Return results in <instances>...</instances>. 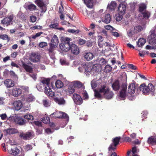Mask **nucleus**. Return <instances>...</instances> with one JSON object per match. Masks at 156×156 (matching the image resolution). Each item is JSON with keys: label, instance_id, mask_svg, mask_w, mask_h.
I'll return each instance as SVG.
<instances>
[{"label": "nucleus", "instance_id": "f257e3e1", "mask_svg": "<svg viewBox=\"0 0 156 156\" xmlns=\"http://www.w3.org/2000/svg\"><path fill=\"white\" fill-rule=\"evenodd\" d=\"M50 80V78H43L40 81L45 86L44 92L45 94L48 96L52 97L54 96L55 93L52 91L51 88L49 86Z\"/></svg>", "mask_w": 156, "mask_h": 156}, {"label": "nucleus", "instance_id": "f03ea898", "mask_svg": "<svg viewBox=\"0 0 156 156\" xmlns=\"http://www.w3.org/2000/svg\"><path fill=\"white\" fill-rule=\"evenodd\" d=\"M139 90L144 95H148L150 92H151L152 94L153 95L155 90V88L151 83H149L147 86L145 83H143L140 85Z\"/></svg>", "mask_w": 156, "mask_h": 156}, {"label": "nucleus", "instance_id": "7ed1b4c3", "mask_svg": "<svg viewBox=\"0 0 156 156\" xmlns=\"http://www.w3.org/2000/svg\"><path fill=\"white\" fill-rule=\"evenodd\" d=\"M109 89L106 85H101L98 90H94V96L98 99H101L102 98V95L103 96L106 91Z\"/></svg>", "mask_w": 156, "mask_h": 156}, {"label": "nucleus", "instance_id": "20e7f679", "mask_svg": "<svg viewBox=\"0 0 156 156\" xmlns=\"http://www.w3.org/2000/svg\"><path fill=\"white\" fill-rule=\"evenodd\" d=\"M72 39L68 37H66L64 39L63 44H59L60 49L64 51L67 52L69 50L71 43L70 41Z\"/></svg>", "mask_w": 156, "mask_h": 156}, {"label": "nucleus", "instance_id": "39448f33", "mask_svg": "<svg viewBox=\"0 0 156 156\" xmlns=\"http://www.w3.org/2000/svg\"><path fill=\"white\" fill-rule=\"evenodd\" d=\"M59 43L58 40L56 35L54 34L52 37L51 42L49 44L50 46L49 49L48 50L49 53H52L54 48L57 47Z\"/></svg>", "mask_w": 156, "mask_h": 156}, {"label": "nucleus", "instance_id": "423d86ee", "mask_svg": "<svg viewBox=\"0 0 156 156\" xmlns=\"http://www.w3.org/2000/svg\"><path fill=\"white\" fill-rule=\"evenodd\" d=\"M127 85L122 83L121 86V90L119 92V96L123 100H124L127 95Z\"/></svg>", "mask_w": 156, "mask_h": 156}, {"label": "nucleus", "instance_id": "0eeeda50", "mask_svg": "<svg viewBox=\"0 0 156 156\" xmlns=\"http://www.w3.org/2000/svg\"><path fill=\"white\" fill-rule=\"evenodd\" d=\"M120 137H116L112 140V143L109 146L108 149L109 151H114L116 149V146L119 144L120 139Z\"/></svg>", "mask_w": 156, "mask_h": 156}, {"label": "nucleus", "instance_id": "6e6552de", "mask_svg": "<svg viewBox=\"0 0 156 156\" xmlns=\"http://www.w3.org/2000/svg\"><path fill=\"white\" fill-rule=\"evenodd\" d=\"M37 5L41 9V12H45L47 10L46 5L43 1L41 0H36L35 1Z\"/></svg>", "mask_w": 156, "mask_h": 156}, {"label": "nucleus", "instance_id": "1a4fd4ad", "mask_svg": "<svg viewBox=\"0 0 156 156\" xmlns=\"http://www.w3.org/2000/svg\"><path fill=\"white\" fill-rule=\"evenodd\" d=\"M72 98L75 103L77 105H80L83 102L81 97L77 94L74 93L73 95Z\"/></svg>", "mask_w": 156, "mask_h": 156}, {"label": "nucleus", "instance_id": "9d476101", "mask_svg": "<svg viewBox=\"0 0 156 156\" xmlns=\"http://www.w3.org/2000/svg\"><path fill=\"white\" fill-rule=\"evenodd\" d=\"M69 50L74 55H77L80 53V49L79 47L75 44L71 42V47Z\"/></svg>", "mask_w": 156, "mask_h": 156}, {"label": "nucleus", "instance_id": "9b49d317", "mask_svg": "<svg viewBox=\"0 0 156 156\" xmlns=\"http://www.w3.org/2000/svg\"><path fill=\"white\" fill-rule=\"evenodd\" d=\"M20 136L24 140H29L32 138L33 134L30 132H27L25 133L22 132L20 133Z\"/></svg>", "mask_w": 156, "mask_h": 156}, {"label": "nucleus", "instance_id": "f8f14e48", "mask_svg": "<svg viewBox=\"0 0 156 156\" xmlns=\"http://www.w3.org/2000/svg\"><path fill=\"white\" fill-rule=\"evenodd\" d=\"M8 150L10 154L15 156H17L20 152V150L17 147L14 146L12 147L11 148H9Z\"/></svg>", "mask_w": 156, "mask_h": 156}, {"label": "nucleus", "instance_id": "ddd939ff", "mask_svg": "<svg viewBox=\"0 0 156 156\" xmlns=\"http://www.w3.org/2000/svg\"><path fill=\"white\" fill-rule=\"evenodd\" d=\"M13 19V16L10 15L9 16L5 17L1 21V23L2 24L6 25L7 26H8L10 25Z\"/></svg>", "mask_w": 156, "mask_h": 156}, {"label": "nucleus", "instance_id": "4468645a", "mask_svg": "<svg viewBox=\"0 0 156 156\" xmlns=\"http://www.w3.org/2000/svg\"><path fill=\"white\" fill-rule=\"evenodd\" d=\"M14 121L16 124L20 126L25 125L26 120L20 117H16L14 119Z\"/></svg>", "mask_w": 156, "mask_h": 156}, {"label": "nucleus", "instance_id": "2eb2a0df", "mask_svg": "<svg viewBox=\"0 0 156 156\" xmlns=\"http://www.w3.org/2000/svg\"><path fill=\"white\" fill-rule=\"evenodd\" d=\"M41 57V56L39 54L33 53H31L30 59L31 61L34 62H37L40 61Z\"/></svg>", "mask_w": 156, "mask_h": 156}, {"label": "nucleus", "instance_id": "dca6fc26", "mask_svg": "<svg viewBox=\"0 0 156 156\" xmlns=\"http://www.w3.org/2000/svg\"><path fill=\"white\" fill-rule=\"evenodd\" d=\"M13 105L16 110L18 111L20 110L23 106L22 102L20 100L14 101L13 103Z\"/></svg>", "mask_w": 156, "mask_h": 156}, {"label": "nucleus", "instance_id": "f3484780", "mask_svg": "<svg viewBox=\"0 0 156 156\" xmlns=\"http://www.w3.org/2000/svg\"><path fill=\"white\" fill-rule=\"evenodd\" d=\"M118 12L119 14L124 15L126 10V7L124 4H120L118 7Z\"/></svg>", "mask_w": 156, "mask_h": 156}, {"label": "nucleus", "instance_id": "a211bd4d", "mask_svg": "<svg viewBox=\"0 0 156 156\" xmlns=\"http://www.w3.org/2000/svg\"><path fill=\"white\" fill-rule=\"evenodd\" d=\"M114 95L113 92L110 90L109 89L103 96V97L107 99H110L112 98Z\"/></svg>", "mask_w": 156, "mask_h": 156}, {"label": "nucleus", "instance_id": "6ab92c4d", "mask_svg": "<svg viewBox=\"0 0 156 156\" xmlns=\"http://www.w3.org/2000/svg\"><path fill=\"white\" fill-rule=\"evenodd\" d=\"M136 86L134 83H131L128 86V93L132 94L135 93Z\"/></svg>", "mask_w": 156, "mask_h": 156}, {"label": "nucleus", "instance_id": "aec40b11", "mask_svg": "<svg viewBox=\"0 0 156 156\" xmlns=\"http://www.w3.org/2000/svg\"><path fill=\"white\" fill-rule=\"evenodd\" d=\"M112 87L115 91L119 90L120 87H121L119 81L118 80H116L114 81L112 85Z\"/></svg>", "mask_w": 156, "mask_h": 156}, {"label": "nucleus", "instance_id": "412c9836", "mask_svg": "<svg viewBox=\"0 0 156 156\" xmlns=\"http://www.w3.org/2000/svg\"><path fill=\"white\" fill-rule=\"evenodd\" d=\"M4 83L5 85L7 88H10L13 87L14 85V81L12 80L8 79L4 81Z\"/></svg>", "mask_w": 156, "mask_h": 156}, {"label": "nucleus", "instance_id": "4be33fe9", "mask_svg": "<svg viewBox=\"0 0 156 156\" xmlns=\"http://www.w3.org/2000/svg\"><path fill=\"white\" fill-rule=\"evenodd\" d=\"M22 93V90L18 88H13L12 91V94L15 97H18L20 96Z\"/></svg>", "mask_w": 156, "mask_h": 156}, {"label": "nucleus", "instance_id": "5701e85b", "mask_svg": "<svg viewBox=\"0 0 156 156\" xmlns=\"http://www.w3.org/2000/svg\"><path fill=\"white\" fill-rule=\"evenodd\" d=\"M6 133L9 135H11L18 133V131L16 129L9 128L5 130Z\"/></svg>", "mask_w": 156, "mask_h": 156}, {"label": "nucleus", "instance_id": "b1692460", "mask_svg": "<svg viewBox=\"0 0 156 156\" xmlns=\"http://www.w3.org/2000/svg\"><path fill=\"white\" fill-rule=\"evenodd\" d=\"M87 7L92 8L93 6L94 0H83Z\"/></svg>", "mask_w": 156, "mask_h": 156}, {"label": "nucleus", "instance_id": "393cba45", "mask_svg": "<svg viewBox=\"0 0 156 156\" xmlns=\"http://www.w3.org/2000/svg\"><path fill=\"white\" fill-rule=\"evenodd\" d=\"M54 100L59 105H63L65 103V101L63 98H55Z\"/></svg>", "mask_w": 156, "mask_h": 156}, {"label": "nucleus", "instance_id": "a878e982", "mask_svg": "<svg viewBox=\"0 0 156 156\" xmlns=\"http://www.w3.org/2000/svg\"><path fill=\"white\" fill-rule=\"evenodd\" d=\"M147 142L149 144L156 145V138L153 136H151L149 138Z\"/></svg>", "mask_w": 156, "mask_h": 156}, {"label": "nucleus", "instance_id": "bb28decb", "mask_svg": "<svg viewBox=\"0 0 156 156\" xmlns=\"http://www.w3.org/2000/svg\"><path fill=\"white\" fill-rule=\"evenodd\" d=\"M23 66L27 72L30 73H31L32 72L33 68L30 66L25 63L23 64Z\"/></svg>", "mask_w": 156, "mask_h": 156}, {"label": "nucleus", "instance_id": "cd10ccee", "mask_svg": "<svg viewBox=\"0 0 156 156\" xmlns=\"http://www.w3.org/2000/svg\"><path fill=\"white\" fill-rule=\"evenodd\" d=\"M93 54L90 52H87L84 55L85 58L87 61L91 60L93 58Z\"/></svg>", "mask_w": 156, "mask_h": 156}, {"label": "nucleus", "instance_id": "c85d7f7f", "mask_svg": "<svg viewBox=\"0 0 156 156\" xmlns=\"http://www.w3.org/2000/svg\"><path fill=\"white\" fill-rule=\"evenodd\" d=\"M146 41L144 38H140L138 42H137V45L140 47H142L146 43Z\"/></svg>", "mask_w": 156, "mask_h": 156}, {"label": "nucleus", "instance_id": "c756f323", "mask_svg": "<svg viewBox=\"0 0 156 156\" xmlns=\"http://www.w3.org/2000/svg\"><path fill=\"white\" fill-rule=\"evenodd\" d=\"M116 3L115 2H112L110 5L108 4L107 8L110 10H114L116 7Z\"/></svg>", "mask_w": 156, "mask_h": 156}, {"label": "nucleus", "instance_id": "7c9ffc66", "mask_svg": "<svg viewBox=\"0 0 156 156\" xmlns=\"http://www.w3.org/2000/svg\"><path fill=\"white\" fill-rule=\"evenodd\" d=\"M51 116L55 118H61V112L59 111H56L51 114Z\"/></svg>", "mask_w": 156, "mask_h": 156}, {"label": "nucleus", "instance_id": "2f4dec72", "mask_svg": "<svg viewBox=\"0 0 156 156\" xmlns=\"http://www.w3.org/2000/svg\"><path fill=\"white\" fill-rule=\"evenodd\" d=\"M111 21V16L109 14H106L104 18L103 21L106 23H110Z\"/></svg>", "mask_w": 156, "mask_h": 156}, {"label": "nucleus", "instance_id": "473e14b6", "mask_svg": "<svg viewBox=\"0 0 156 156\" xmlns=\"http://www.w3.org/2000/svg\"><path fill=\"white\" fill-rule=\"evenodd\" d=\"M68 90L70 94H73L74 92L75 89L74 84H71L69 86Z\"/></svg>", "mask_w": 156, "mask_h": 156}, {"label": "nucleus", "instance_id": "72a5a7b5", "mask_svg": "<svg viewBox=\"0 0 156 156\" xmlns=\"http://www.w3.org/2000/svg\"><path fill=\"white\" fill-rule=\"evenodd\" d=\"M56 87L58 88H60L63 86V83L60 80H57L55 83Z\"/></svg>", "mask_w": 156, "mask_h": 156}, {"label": "nucleus", "instance_id": "f704fd0d", "mask_svg": "<svg viewBox=\"0 0 156 156\" xmlns=\"http://www.w3.org/2000/svg\"><path fill=\"white\" fill-rule=\"evenodd\" d=\"M27 8L30 11L36 10L37 9L36 6L33 4H30L27 6Z\"/></svg>", "mask_w": 156, "mask_h": 156}, {"label": "nucleus", "instance_id": "c9c22d12", "mask_svg": "<svg viewBox=\"0 0 156 156\" xmlns=\"http://www.w3.org/2000/svg\"><path fill=\"white\" fill-rule=\"evenodd\" d=\"M142 27L140 26H136L134 29V33L137 34L140 32L142 30Z\"/></svg>", "mask_w": 156, "mask_h": 156}, {"label": "nucleus", "instance_id": "e433bc0d", "mask_svg": "<svg viewBox=\"0 0 156 156\" xmlns=\"http://www.w3.org/2000/svg\"><path fill=\"white\" fill-rule=\"evenodd\" d=\"M112 69V67L109 65H108L105 66L104 69L105 72L107 73L111 72Z\"/></svg>", "mask_w": 156, "mask_h": 156}, {"label": "nucleus", "instance_id": "4c0bfd02", "mask_svg": "<svg viewBox=\"0 0 156 156\" xmlns=\"http://www.w3.org/2000/svg\"><path fill=\"white\" fill-rule=\"evenodd\" d=\"M143 15V18L145 19H147L150 16V13L148 11H145L141 13Z\"/></svg>", "mask_w": 156, "mask_h": 156}, {"label": "nucleus", "instance_id": "58836bf2", "mask_svg": "<svg viewBox=\"0 0 156 156\" xmlns=\"http://www.w3.org/2000/svg\"><path fill=\"white\" fill-rule=\"evenodd\" d=\"M146 8V6L145 4L143 3L141 4L139 7V11L142 13L143 12V11Z\"/></svg>", "mask_w": 156, "mask_h": 156}, {"label": "nucleus", "instance_id": "ea45409f", "mask_svg": "<svg viewBox=\"0 0 156 156\" xmlns=\"http://www.w3.org/2000/svg\"><path fill=\"white\" fill-rule=\"evenodd\" d=\"M42 121L45 124L50 122V119L49 117H44L41 118Z\"/></svg>", "mask_w": 156, "mask_h": 156}, {"label": "nucleus", "instance_id": "a19ab883", "mask_svg": "<svg viewBox=\"0 0 156 156\" xmlns=\"http://www.w3.org/2000/svg\"><path fill=\"white\" fill-rule=\"evenodd\" d=\"M34 99V97L32 94H30L27 96L26 100L27 101L30 102L33 101Z\"/></svg>", "mask_w": 156, "mask_h": 156}, {"label": "nucleus", "instance_id": "79ce46f5", "mask_svg": "<svg viewBox=\"0 0 156 156\" xmlns=\"http://www.w3.org/2000/svg\"><path fill=\"white\" fill-rule=\"evenodd\" d=\"M9 74L11 77L14 79L16 80L18 79L17 75L15 74L13 71H9Z\"/></svg>", "mask_w": 156, "mask_h": 156}, {"label": "nucleus", "instance_id": "37998d69", "mask_svg": "<svg viewBox=\"0 0 156 156\" xmlns=\"http://www.w3.org/2000/svg\"><path fill=\"white\" fill-rule=\"evenodd\" d=\"M0 38L3 40H7L9 42L10 40V38L6 34H2L0 35Z\"/></svg>", "mask_w": 156, "mask_h": 156}, {"label": "nucleus", "instance_id": "c03bdc74", "mask_svg": "<svg viewBox=\"0 0 156 156\" xmlns=\"http://www.w3.org/2000/svg\"><path fill=\"white\" fill-rule=\"evenodd\" d=\"M45 87L42 83L40 82V83L37 84L36 87L38 90L39 91H42L43 90V88Z\"/></svg>", "mask_w": 156, "mask_h": 156}, {"label": "nucleus", "instance_id": "a18cd8bd", "mask_svg": "<svg viewBox=\"0 0 156 156\" xmlns=\"http://www.w3.org/2000/svg\"><path fill=\"white\" fill-rule=\"evenodd\" d=\"M74 85L75 86L77 87L78 88L82 87L83 86L82 83L79 81H76Z\"/></svg>", "mask_w": 156, "mask_h": 156}, {"label": "nucleus", "instance_id": "49530a36", "mask_svg": "<svg viewBox=\"0 0 156 156\" xmlns=\"http://www.w3.org/2000/svg\"><path fill=\"white\" fill-rule=\"evenodd\" d=\"M58 23H56L50 25L49 27L51 28H54L57 29H58Z\"/></svg>", "mask_w": 156, "mask_h": 156}, {"label": "nucleus", "instance_id": "de8ad7c7", "mask_svg": "<svg viewBox=\"0 0 156 156\" xmlns=\"http://www.w3.org/2000/svg\"><path fill=\"white\" fill-rule=\"evenodd\" d=\"M25 119H27L28 120H32L34 119L32 115H27L24 116Z\"/></svg>", "mask_w": 156, "mask_h": 156}, {"label": "nucleus", "instance_id": "09e8293b", "mask_svg": "<svg viewBox=\"0 0 156 156\" xmlns=\"http://www.w3.org/2000/svg\"><path fill=\"white\" fill-rule=\"evenodd\" d=\"M47 43L45 42H40L39 44V46L41 48H43L44 47L47 46Z\"/></svg>", "mask_w": 156, "mask_h": 156}, {"label": "nucleus", "instance_id": "8fccbe9b", "mask_svg": "<svg viewBox=\"0 0 156 156\" xmlns=\"http://www.w3.org/2000/svg\"><path fill=\"white\" fill-rule=\"evenodd\" d=\"M32 146L30 144H27L25 146L24 149L26 151H28L32 149Z\"/></svg>", "mask_w": 156, "mask_h": 156}, {"label": "nucleus", "instance_id": "3c124183", "mask_svg": "<svg viewBox=\"0 0 156 156\" xmlns=\"http://www.w3.org/2000/svg\"><path fill=\"white\" fill-rule=\"evenodd\" d=\"M43 33L42 32H38L36 33L35 35L32 36V38L34 39H35L36 37H39L41 36V34Z\"/></svg>", "mask_w": 156, "mask_h": 156}, {"label": "nucleus", "instance_id": "603ef678", "mask_svg": "<svg viewBox=\"0 0 156 156\" xmlns=\"http://www.w3.org/2000/svg\"><path fill=\"white\" fill-rule=\"evenodd\" d=\"M43 105L45 107H48L50 106L49 104L48 100L45 99L43 101Z\"/></svg>", "mask_w": 156, "mask_h": 156}, {"label": "nucleus", "instance_id": "864d4df0", "mask_svg": "<svg viewBox=\"0 0 156 156\" xmlns=\"http://www.w3.org/2000/svg\"><path fill=\"white\" fill-rule=\"evenodd\" d=\"M133 34H134V31L133 32V30L131 29L127 31V34L129 37H132L133 36Z\"/></svg>", "mask_w": 156, "mask_h": 156}, {"label": "nucleus", "instance_id": "5fc2aeb1", "mask_svg": "<svg viewBox=\"0 0 156 156\" xmlns=\"http://www.w3.org/2000/svg\"><path fill=\"white\" fill-rule=\"evenodd\" d=\"M89 66L88 65L87 67L85 68V72H86L87 73H88V72L90 73L91 72L92 70V67L91 66Z\"/></svg>", "mask_w": 156, "mask_h": 156}, {"label": "nucleus", "instance_id": "6e6d98bb", "mask_svg": "<svg viewBox=\"0 0 156 156\" xmlns=\"http://www.w3.org/2000/svg\"><path fill=\"white\" fill-rule=\"evenodd\" d=\"M156 37V34L154 33H152L150 36V40L152 41Z\"/></svg>", "mask_w": 156, "mask_h": 156}, {"label": "nucleus", "instance_id": "4d7b16f0", "mask_svg": "<svg viewBox=\"0 0 156 156\" xmlns=\"http://www.w3.org/2000/svg\"><path fill=\"white\" fill-rule=\"evenodd\" d=\"M118 16H117L116 17V20L117 21H120L122 18L123 15H122L120 14H119L118 13Z\"/></svg>", "mask_w": 156, "mask_h": 156}, {"label": "nucleus", "instance_id": "13d9d810", "mask_svg": "<svg viewBox=\"0 0 156 156\" xmlns=\"http://www.w3.org/2000/svg\"><path fill=\"white\" fill-rule=\"evenodd\" d=\"M61 118H68V115L66 113L61 112Z\"/></svg>", "mask_w": 156, "mask_h": 156}, {"label": "nucleus", "instance_id": "bf43d9fd", "mask_svg": "<svg viewBox=\"0 0 156 156\" xmlns=\"http://www.w3.org/2000/svg\"><path fill=\"white\" fill-rule=\"evenodd\" d=\"M129 68L133 70H136L137 69V67L132 64H129L128 65Z\"/></svg>", "mask_w": 156, "mask_h": 156}, {"label": "nucleus", "instance_id": "052dcab7", "mask_svg": "<svg viewBox=\"0 0 156 156\" xmlns=\"http://www.w3.org/2000/svg\"><path fill=\"white\" fill-rule=\"evenodd\" d=\"M83 96L85 100L87 99L88 98V96L87 92L85 90L84 92L83 93Z\"/></svg>", "mask_w": 156, "mask_h": 156}, {"label": "nucleus", "instance_id": "680f3d73", "mask_svg": "<svg viewBox=\"0 0 156 156\" xmlns=\"http://www.w3.org/2000/svg\"><path fill=\"white\" fill-rule=\"evenodd\" d=\"M105 28L106 30H113L115 29L112 26L109 25H107V26H105Z\"/></svg>", "mask_w": 156, "mask_h": 156}, {"label": "nucleus", "instance_id": "e2e57ef3", "mask_svg": "<svg viewBox=\"0 0 156 156\" xmlns=\"http://www.w3.org/2000/svg\"><path fill=\"white\" fill-rule=\"evenodd\" d=\"M91 84L92 88L93 89L95 88L97 85V83L93 81L91 82Z\"/></svg>", "mask_w": 156, "mask_h": 156}, {"label": "nucleus", "instance_id": "0e129e2a", "mask_svg": "<svg viewBox=\"0 0 156 156\" xmlns=\"http://www.w3.org/2000/svg\"><path fill=\"white\" fill-rule=\"evenodd\" d=\"M42 28V27L40 26H35L31 27V29L32 30L35 29H41Z\"/></svg>", "mask_w": 156, "mask_h": 156}, {"label": "nucleus", "instance_id": "69168bd1", "mask_svg": "<svg viewBox=\"0 0 156 156\" xmlns=\"http://www.w3.org/2000/svg\"><path fill=\"white\" fill-rule=\"evenodd\" d=\"M30 19L31 21L33 22H35L37 20V18L36 16H30Z\"/></svg>", "mask_w": 156, "mask_h": 156}, {"label": "nucleus", "instance_id": "338daca9", "mask_svg": "<svg viewBox=\"0 0 156 156\" xmlns=\"http://www.w3.org/2000/svg\"><path fill=\"white\" fill-rule=\"evenodd\" d=\"M86 41L83 39H80L79 41V43L80 45L83 44Z\"/></svg>", "mask_w": 156, "mask_h": 156}, {"label": "nucleus", "instance_id": "774afa93", "mask_svg": "<svg viewBox=\"0 0 156 156\" xmlns=\"http://www.w3.org/2000/svg\"><path fill=\"white\" fill-rule=\"evenodd\" d=\"M106 63V61L105 59L102 58L100 60V64L101 65H103L104 64H105Z\"/></svg>", "mask_w": 156, "mask_h": 156}]
</instances>
